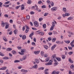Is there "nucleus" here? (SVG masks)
I'll list each match as a JSON object with an SVG mask.
<instances>
[{
    "label": "nucleus",
    "mask_w": 74,
    "mask_h": 74,
    "mask_svg": "<svg viewBox=\"0 0 74 74\" xmlns=\"http://www.w3.org/2000/svg\"><path fill=\"white\" fill-rule=\"evenodd\" d=\"M55 23L54 22H52V25L50 28V30H53V27H55Z\"/></svg>",
    "instance_id": "1"
},
{
    "label": "nucleus",
    "mask_w": 74,
    "mask_h": 74,
    "mask_svg": "<svg viewBox=\"0 0 74 74\" xmlns=\"http://www.w3.org/2000/svg\"><path fill=\"white\" fill-rule=\"evenodd\" d=\"M21 53L19 52V54L21 55H24V53L26 52V50L23 49L21 50Z\"/></svg>",
    "instance_id": "2"
},
{
    "label": "nucleus",
    "mask_w": 74,
    "mask_h": 74,
    "mask_svg": "<svg viewBox=\"0 0 74 74\" xmlns=\"http://www.w3.org/2000/svg\"><path fill=\"white\" fill-rule=\"evenodd\" d=\"M52 61H51L50 60L49 62L45 63V65L46 66L49 65H52Z\"/></svg>",
    "instance_id": "3"
},
{
    "label": "nucleus",
    "mask_w": 74,
    "mask_h": 74,
    "mask_svg": "<svg viewBox=\"0 0 74 74\" xmlns=\"http://www.w3.org/2000/svg\"><path fill=\"white\" fill-rule=\"evenodd\" d=\"M5 26V29H8V27H9V25L8 24V23H4Z\"/></svg>",
    "instance_id": "4"
},
{
    "label": "nucleus",
    "mask_w": 74,
    "mask_h": 74,
    "mask_svg": "<svg viewBox=\"0 0 74 74\" xmlns=\"http://www.w3.org/2000/svg\"><path fill=\"white\" fill-rule=\"evenodd\" d=\"M34 24L36 27H38V23L37 21H34Z\"/></svg>",
    "instance_id": "5"
},
{
    "label": "nucleus",
    "mask_w": 74,
    "mask_h": 74,
    "mask_svg": "<svg viewBox=\"0 0 74 74\" xmlns=\"http://www.w3.org/2000/svg\"><path fill=\"white\" fill-rule=\"evenodd\" d=\"M54 61L55 62L54 63V66H57V65H58V62H57V60H56L54 59Z\"/></svg>",
    "instance_id": "6"
},
{
    "label": "nucleus",
    "mask_w": 74,
    "mask_h": 74,
    "mask_svg": "<svg viewBox=\"0 0 74 74\" xmlns=\"http://www.w3.org/2000/svg\"><path fill=\"white\" fill-rule=\"evenodd\" d=\"M57 10V8L55 7L52 8L51 9V11H56Z\"/></svg>",
    "instance_id": "7"
},
{
    "label": "nucleus",
    "mask_w": 74,
    "mask_h": 74,
    "mask_svg": "<svg viewBox=\"0 0 74 74\" xmlns=\"http://www.w3.org/2000/svg\"><path fill=\"white\" fill-rule=\"evenodd\" d=\"M56 47V45H55L53 46H52L51 48V50H52V51H53L55 49V48Z\"/></svg>",
    "instance_id": "8"
},
{
    "label": "nucleus",
    "mask_w": 74,
    "mask_h": 74,
    "mask_svg": "<svg viewBox=\"0 0 74 74\" xmlns=\"http://www.w3.org/2000/svg\"><path fill=\"white\" fill-rule=\"evenodd\" d=\"M6 69H7V67L6 66H4L3 67L1 68L0 69V70H6Z\"/></svg>",
    "instance_id": "9"
},
{
    "label": "nucleus",
    "mask_w": 74,
    "mask_h": 74,
    "mask_svg": "<svg viewBox=\"0 0 74 74\" xmlns=\"http://www.w3.org/2000/svg\"><path fill=\"white\" fill-rule=\"evenodd\" d=\"M56 54H54L52 55V56L51 58L52 60H53V59H55L56 58Z\"/></svg>",
    "instance_id": "10"
},
{
    "label": "nucleus",
    "mask_w": 74,
    "mask_h": 74,
    "mask_svg": "<svg viewBox=\"0 0 74 74\" xmlns=\"http://www.w3.org/2000/svg\"><path fill=\"white\" fill-rule=\"evenodd\" d=\"M38 67V65L37 64H35L34 66L32 67L33 69H37V67Z\"/></svg>",
    "instance_id": "11"
},
{
    "label": "nucleus",
    "mask_w": 74,
    "mask_h": 74,
    "mask_svg": "<svg viewBox=\"0 0 74 74\" xmlns=\"http://www.w3.org/2000/svg\"><path fill=\"white\" fill-rule=\"evenodd\" d=\"M40 52V51H35L34 52L35 54L37 55V54H38Z\"/></svg>",
    "instance_id": "12"
},
{
    "label": "nucleus",
    "mask_w": 74,
    "mask_h": 74,
    "mask_svg": "<svg viewBox=\"0 0 74 74\" xmlns=\"http://www.w3.org/2000/svg\"><path fill=\"white\" fill-rule=\"evenodd\" d=\"M15 34H16L18 33V30L17 29H15L14 31Z\"/></svg>",
    "instance_id": "13"
},
{
    "label": "nucleus",
    "mask_w": 74,
    "mask_h": 74,
    "mask_svg": "<svg viewBox=\"0 0 74 74\" xmlns=\"http://www.w3.org/2000/svg\"><path fill=\"white\" fill-rule=\"evenodd\" d=\"M14 62L15 63H19V62H20V60H15L14 61Z\"/></svg>",
    "instance_id": "14"
},
{
    "label": "nucleus",
    "mask_w": 74,
    "mask_h": 74,
    "mask_svg": "<svg viewBox=\"0 0 74 74\" xmlns=\"http://www.w3.org/2000/svg\"><path fill=\"white\" fill-rule=\"evenodd\" d=\"M26 36L25 35H23L22 37V38L23 40H25L26 39Z\"/></svg>",
    "instance_id": "15"
},
{
    "label": "nucleus",
    "mask_w": 74,
    "mask_h": 74,
    "mask_svg": "<svg viewBox=\"0 0 74 74\" xmlns=\"http://www.w3.org/2000/svg\"><path fill=\"white\" fill-rule=\"evenodd\" d=\"M12 49L11 48H8L6 49V50H7V51H11Z\"/></svg>",
    "instance_id": "16"
},
{
    "label": "nucleus",
    "mask_w": 74,
    "mask_h": 74,
    "mask_svg": "<svg viewBox=\"0 0 74 74\" xmlns=\"http://www.w3.org/2000/svg\"><path fill=\"white\" fill-rule=\"evenodd\" d=\"M69 62L70 63H73V61L72 60H71V59L70 58H69Z\"/></svg>",
    "instance_id": "17"
},
{
    "label": "nucleus",
    "mask_w": 74,
    "mask_h": 74,
    "mask_svg": "<svg viewBox=\"0 0 74 74\" xmlns=\"http://www.w3.org/2000/svg\"><path fill=\"white\" fill-rule=\"evenodd\" d=\"M3 60H7V59H9V58H8V57H3Z\"/></svg>",
    "instance_id": "18"
},
{
    "label": "nucleus",
    "mask_w": 74,
    "mask_h": 74,
    "mask_svg": "<svg viewBox=\"0 0 74 74\" xmlns=\"http://www.w3.org/2000/svg\"><path fill=\"white\" fill-rule=\"evenodd\" d=\"M46 24H44L42 25L43 29H46Z\"/></svg>",
    "instance_id": "19"
},
{
    "label": "nucleus",
    "mask_w": 74,
    "mask_h": 74,
    "mask_svg": "<svg viewBox=\"0 0 74 74\" xmlns=\"http://www.w3.org/2000/svg\"><path fill=\"white\" fill-rule=\"evenodd\" d=\"M12 53L13 54H15L16 53V52L15 50H12Z\"/></svg>",
    "instance_id": "20"
},
{
    "label": "nucleus",
    "mask_w": 74,
    "mask_h": 74,
    "mask_svg": "<svg viewBox=\"0 0 74 74\" xmlns=\"http://www.w3.org/2000/svg\"><path fill=\"white\" fill-rule=\"evenodd\" d=\"M21 10H24V5L22 4L21 5Z\"/></svg>",
    "instance_id": "21"
},
{
    "label": "nucleus",
    "mask_w": 74,
    "mask_h": 74,
    "mask_svg": "<svg viewBox=\"0 0 74 74\" xmlns=\"http://www.w3.org/2000/svg\"><path fill=\"white\" fill-rule=\"evenodd\" d=\"M65 42L67 44H69L70 42V40H65Z\"/></svg>",
    "instance_id": "22"
},
{
    "label": "nucleus",
    "mask_w": 74,
    "mask_h": 74,
    "mask_svg": "<svg viewBox=\"0 0 74 74\" xmlns=\"http://www.w3.org/2000/svg\"><path fill=\"white\" fill-rule=\"evenodd\" d=\"M44 47L46 49H48V46L47 45H44Z\"/></svg>",
    "instance_id": "23"
},
{
    "label": "nucleus",
    "mask_w": 74,
    "mask_h": 74,
    "mask_svg": "<svg viewBox=\"0 0 74 74\" xmlns=\"http://www.w3.org/2000/svg\"><path fill=\"white\" fill-rule=\"evenodd\" d=\"M27 3L29 4H30L32 3V1H31V0H28L27 1Z\"/></svg>",
    "instance_id": "24"
},
{
    "label": "nucleus",
    "mask_w": 74,
    "mask_h": 74,
    "mask_svg": "<svg viewBox=\"0 0 74 74\" xmlns=\"http://www.w3.org/2000/svg\"><path fill=\"white\" fill-rule=\"evenodd\" d=\"M0 56H4V54L0 52Z\"/></svg>",
    "instance_id": "25"
},
{
    "label": "nucleus",
    "mask_w": 74,
    "mask_h": 74,
    "mask_svg": "<svg viewBox=\"0 0 74 74\" xmlns=\"http://www.w3.org/2000/svg\"><path fill=\"white\" fill-rule=\"evenodd\" d=\"M44 67H41L38 69L39 70H44Z\"/></svg>",
    "instance_id": "26"
},
{
    "label": "nucleus",
    "mask_w": 74,
    "mask_h": 74,
    "mask_svg": "<svg viewBox=\"0 0 74 74\" xmlns=\"http://www.w3.org/2000/svg\"><path fill=\"white\" fill-rule=\"evenodd\" d=\"M35 61L36 63H39V61H38V59H35Z\"/></svg>",
    "instance_id": "27"
},
{
    "label": "nucleus",
    "mask_w": 74,
    "mask_h": 74,
    "mask_svg": "<svg viewBox=\"0 0 74 74\" xmlns=\"http://www.w3.org/2000/svg\"><path fill=\"white\" fill-rule=\"evenodd\" d=\"M33 35H34V33H32L31 34H30L29 37H32Z\"/></svg>",
    "instance_id": "28"
},
{
    "label": "nucleus",
    "mask_w": 74,
    "mask_h": 74,
    "mask_svg": "<svg viewBox=\"0 0 74 74\" xmlns=\"http://www.w3.org/2000/svg\"><path fill=\"white\" fill-rule=\"evenodd\" d=\"M56 38H53L52 40V42H55V41H56Z\"/></svg>",
    "instance_id": "29"
},
{
    "label": "nucleus",
    "mask_w": 74,
    "mask_h": 74,
    "mask_svg": "<svg viewBox=\"0 0 74 74\" xmlns=\"http://www.w3.org/2000/svg\"><path fill=\"white\" fill-rule=\"evenodd\" d=\"M49 58H47L45 60V62H48V61H49Z\"/></svg>",
    "instance_id": "30"
},
{
    "label": "nucleus",
    "mask_w": 74,
    "mask_h": 74,
    "mask_svg": "<svg viewBox=\"0 0 74 74\" xmlns=\"http://www.w3.org/2000/svg\"><path fill=\"white\" fill-rule=\"evenodd\" d=\"M25 27H26V29L29 30L30 28H29V27L27 26L26 25H25Z\"/></svg>",
    "instance_id": "31"
},
{
    "label": "nucleus",
    "mask_w": 74,
    "mask_h": 74,
    "mask_svg": "<svg viewBox=\"0 0 74 74\" xmlns=\"http://www.w3.org/2000/svg\"><path fill=\"white\" fill-rule=\"evenodd\" d=\"M56 72L55 71H53L51 74H56Z\"/></svg>",
    "instance_id": "32"
},
{
    "label": "nucleus",
    "mask_w": 74,
    "mask_h": 74,
    "mask_svg": "<svg viewBox=\"0 0 74 74\" xmlns=\"http://www.w3.org/2000/svg\"><path fill=\"white\" fill-rule=\"evenodd\" d=\"M56 59L58 60V61H60V60H61V59L59 58H56Z\"/></svg>",
    "instance_id": "33"
},
{
    "label": "nucleus",
    "mask_w": 74,
    "mask_h": 74,
    "mask_svg": "<svg viewBox=\"0 0 74 74\" xmlns=\"http://www.w3.org/2000/svg\"><path fill=\"white\" fill-rule=\"evenodd\" d=\"M40 54L41 56H44V52L43 51H41L40 52Z\"/></svg>",
    "instance_id": "34"
},
{
    "label": "nucleus",
    "mask_w": 74,
    "mask_h": 74,
    "mask_svg": "<svg viewBox=\"0 0 74 74\" xmlns=\"http://www.w3.org/2000/svg\"><path fill=\"white\" fill-rule=\"evenodd\" d=\"M62 59H64L66 58V56L64 55L62 56Z\"/></svg>",
    "instance_id": "35"
},
{
    "label": "nucleus",
    "mask_w": 74,
    "mask_h": 74,
    "mask_svg": "<svg viewBox=\"0 0 74 74\" xmlns=\"http://www.w3.org/2000/svg\"><path fill=\"white\" fill-rule=\"evenodd\" d=\"M53 33L54 34H58V32H56V31H53Z\"/></svg>",
    "instance_id": "36"
},
{
    "label": "nucleus",
    "mask_w": 74,
    "mask_h": 74,
    "mask_svg": "<svg viewBox=\"0 0 74 74\" xmlns=\"http://www.w3.org/2000/svg\"><path fill=\"white\" fill-rule=\"evenodd\" d=\"M48 54H45L44 55V56L45 58H47V57H48Z\"/></svg>",
    "instance_id": "37"
},
{
    "label": "nucleus",
    "mask_w": 74,
    "mask_h": 74,
    "mask_svg": "<svg viewBox=\"0 0 74 74\" xmlns=\"http://www.w3.org/2000/svg\"><path fill=\"white\" fill-rule=\"evenodd\" d=\"M69 34H71V35H72V36H73V35H74V33H73V32H69Z\"/></svg>",
    "instance_id": "38"
},
{
    "label": "nucleus",
    "mask_w": 74,
    "mask_h": 74,
    "mask_svg": "<svg viewBox=\"0 0 74 74\" xmlns=\"http://www.w3.org/2000/svg\"><path fill=\"white\" fill-rule=\"evenodd\" d=\"M29 29H26L25 31V32L26 33H27L28 32H29Z\"/></svg>",
    "instance_id": "39"
},
{
    "label": "nucleus",
    "mask_w": 74,
    "mask_h": 74,
    "mask_svg": "<svg viewBox=\"0 0 74 74\" xmlns=\"http://www.w3.org/2000/svg\"><path fill=\"white\" fill-rule=\"evenodd\" d=\"M42 19L43 18L41 17L39 19V21L40 22H41V21H42Z\"/></svg>",
    "instance_id": "40"
},
{
    "label": "nucleus",
    "mask_w": 74,
    "mask_h": 74,
    "mask_svg": "<svg viewBox=\"0 0 74 74\" xmlns=\"http://www.w3.org/2000/svg\"><path fill=\"white\" fill-rule=\"evenodd\" d=\"M39 35H40V36H42V35H44V32H40Z\"/></svg>",
    "instance_id": "41"
},
{
    "label": "nucleus",
    "mask_w": 74,
    "mask_h": 74,
    "mask_svg": "<svg viewBox=\"0 0 74 74\" xmlns=\"http://www.w3.org/2000/svg\"><path fill=\"white\" fill-rule=\"evenodd\" d=\"M74 67V66L73 65V64H72L70 68L71 69H73Z\"/></svg>",
    "instance_id": "42"
},
{
    "label": "nucleus",
    "mask_w": 74,
    "mask_h": 74,
    "mask_svg": "<svg viewBox=\"0 0 74 74\" xmlns=\"http://www.w3.org/2000/svg\"><path fill=\"white\" fill-rule=\"evenodd\" d=\"M63 11H64V12H66V9L65 8H63Z\"/></svg>",
    "instance_id": "43"
},
{
    "label": "nucleus",
    "mask_w": 74,
    "mask_h": 74,
    "mask_svg": "<svg viewBox=\"0 0 74 74\" xmlns=\"http://www.w3.org/2000/svg\"><path fill=\"white\" fill-rule=\"evenodd\" d=\"M10 3V2L9 1H8L5 2V4H9V3Z\"/></svg>",
    "instance_id": "44"
},
{
    "label": "nucleus",
    "mask_w": 74,
    "mask_h": 74,
    "mask_svg": "<svg viewBox=\"0 0 74 74\" xmlns=\"http://www.w3.org/2000/svg\"><path fill=\"white\" fill-rule=\"evenodd\" d=\"M44 72L45 74H49V73L48 71H45Z\"/></svg>",
    "instance_id": "45"
},
{
    "label": "nucleus",
    "mask_w": 74,
    "mask_h": 74,
    "mask_svg": "<svg viewBox=\"0 0 74 74\" xmlns=\"http://www.w3.org/2000/svg\"><path fill=\"white\" fill-rule=\"evenodd\" d=\"M69 15H70L69 13H66L65 14V16H69Z\"/></svg>",
    "instance_id": "46"
},
{
    "label": "nucleus",
    "mask_w": 74,
    "mask_h": 74,
    "mask_svg": "<svg viewBox=\"0 0 74 74\" xmlns=\"http://www.w3.org/2000/svg\"><path fill=\"white\" fill-rule=\"evenodd\" d=\"M48 15V13H45L44 14V16H47Z\"/></svg>",
    "instance_id": "47"
},
{
    "label": "nucleus",
    "mask_w": 74,
    "mask_h": 74,
    "mask_svg": "<svg viewBox=\"0 0 74 74\" xmlns=\"http://www.w3.org/2000/svg\"><path fill=\"white\" fill-rule=\"evenodd\" d=\"M4 22H2L1 23V25H2V26H3V27H4V25H5V24H4Z\"/></svg>",
    "instance_id": "48"
},
{
    "label": "nucleus",
    "mask_w": 74,
    "mask_h": 74,
    "mask_svg": "<svg viewBox=\"0 0 74 74\" xmlns=\"http://www.w3.org/2000/svg\"><path fill=\"white\" fill-rule=\"evenodd\" d=\"M32 45H35L36 46V43L34 42H32Z\"/></svg>",
    "instance_id": "49"
},
{
    "label": "nucleus",
    "mask_w": 74,
    "mask_h": 74,
    "mask_svg": "<svg viewBox=\"0 0 74 74\" xmlns=\"http://www.w3.org/2000/svg\"><path fill=\"white\" fill-rule=\"evenodd\" d=\"M69 55H72L73 54V52L72 51H70L69 53Z\"/></svg>",
    "instance_id": "50"
},
{
    "label": "nucleus",
    "mask_w": 74,
    "mask_h": 74,
    "mask_svg": "<svg viewBox=\"0 0 74 74\" xmlns=\"http://www.w3.org/2000/svg\"><path fill=\"white\" fill-rule=\"evenodd\" d=\"M26 18L27 19H29L30 18V16H27Z\"/></svg>",
    "instance_id": "51"
},
{
    "label": "nucleus",
    "mask_w": 74,
    "mask_h": 74,
    "mask_svg": "<svg viewBox=\"0 0 74 74\" xmlns=\"http://www.w3.org/2000/svg\"><path fill=\"white\" fill-rule=\"evenodd\" d=\"M41 3H42V1L41 0L38 2V4H41Z\"/></svg>",
    "instance_id": "52"
},
{
    "label": "nucleus",
    "mask_w": 74,
    "mask_h": 74,
    "mask_svg": "<svg viewBox=\"0 0 74 74\" xmlns=\"http://www.w3.org/2000/svg\"><path fill=\"white\" fill-rule=\"evenodd\" d=\"M42 8H46V6H45V5H43L42 6Z\"/></svg>",
    "instance_id": "53"
},
{
    "label": "nucleus",
    "mask_w": 74,
    "mask_h": 74,
    "mask_svg": "<svg viewBox=\"0 0 74 74\" xmlns=\"http://www.w3.org/2000/svg\"><path fill=\"white\" fill-rule=\"evenodd\" d=\"M36 34H40V31H38L36 32Z\"/></svg>",
    "instance_id": "54"
},
{
    "label": "nucleus",
    "mask_w": 74,
    "mask_h": 74,
    "mask_svg": "<svg viewBox=\"0 0 74 74\" xmlns=\"http://www.w3.org/2000/svg\"><path fill=\"white\" fill-rule=\"evenodd\" d=\"M4 16L5 18H8V15L7 14H5L4 15Z\"/></svg>",
    "instance_id": "55"
},
{
    "label": "nucleus",
    "mask_w": 74,
    "mask_h": 74,
    "mask_svg": "<svg viewBox=\"0 0 74 74\" xmlns=\"http://www.w3.org/2000/svg\"><path fill=\"white\" fill-rule=\"evenodd\" d=\"M2 5H3L2 3L0 2V7H2Z\"/></svg>",
    "instance_id": "56"
},
{
    "label": "nucleus",
    "mask_w": 74,
    "mask_h": 74,
    "mask_svg": "<svg viewBox=\"0 0 74 74\" xmlns=\"http://www.w3.org/2000/svg\"><path fill=\"white\" fill-rule=\"evenodd\" d=\"M21 7V6H17V7H16V10H17V9H18L19 8V7Z\"/></svg>",
    "instance_id": "57"
},
{
    "label": "nucleus",
    "mask_w": 74,
    "mask_h": 74,
    "mask_svg": "<svg viewBox=\"0 0 74 74\" xmlns=\"http://www.w3.org/2000/svg\"><path fill=\"white\" fill-rule=\"evenodd\" d=\"M68 48L69 50H72V47H68Z\"/></svg>",
    "instance_id": "58"
},
{
    "label": "nucleus",
    "mask_w": 74,
    "mask_h": 74,
    "mask_svg": "<svg viewBox=\"0 0 74 74\" xmlns=\"http://www.w3.org/2000/svg\"><path fill=\"white\" fill-rule=\"evenodd\" d=\"M10 23H12L13 22V20L12 19H10Z\"/></svg>",
    "instance_id": "59"
},
{
    "label": "nucleus",
    "mask_w": 74,
    "mask_h": 74,
    "mask_svg": "<svg viewBox=\"0 0 74 74\" xmlns=\"http://www.w3.org/2000/svg\"><path fill=\"white\" fill-rule=\"evenodd\" d=\"M17 48L18 49H22V47H17Z\"/></svg>",
    "instance_id": "60"
},
{
    "label": "nucleus",
    "mask_w": 74,
    "mask_h": 74,
    "mask_svg": "<svg viewBox=\"0 0 74 74\" xmlns=\"http://www.w3.org/2000/svg\"><path fill=\"white\" fill-rule=\"evenodd\" d=\"M34 14V12L32 11L30 12V14H31L32 15L33 14Z\"/></svg>",
    "instance_id": "61"
},
{
    "label": "nucleus",
    "mask_w": 74,
    "mask_h": 74,
    "mask_svg": "<svg viewBox=\"0 0 74 74\" xmlns=\"http://www.w3.org/2000/svg\"><path fill=\"white\" fill-rule=\"evenodd\" d=\"M48 40L49 41H51V37H49L48 38Z\"/></svg>",
    "instance_id": "62"
},
{
    "label": "nucleus",
    "mask_w": 74,
    "mask_h": 74,
    "mask_svg": "<svg viewBox=\"0 0 74 74\" xmlns=\"http://www.w3.org/2000/svg\"><path fill=\"white\" fill-rule=\"evenodd\" d=\"M5 7H9V5H4Z\"/></svg>",
    "instance_id": "63"
},
{
    "label": "nucleus",
    "mask_w": 74,
    "mask_h": 74,
    "mask_svg": "<svg viewBox=\"0 0 74 74\" xmlns=\"http://www.w3.org/2000/svg\"><path fill=\"white\" fill-rule=\"evenodd\" d=\"M69 74H72V72L71 71H69Z\"/></svg>",
    "instance_id": "64"
}]
</instances>
